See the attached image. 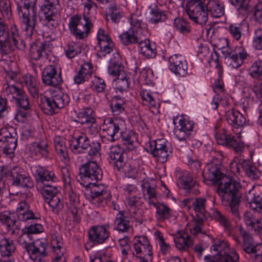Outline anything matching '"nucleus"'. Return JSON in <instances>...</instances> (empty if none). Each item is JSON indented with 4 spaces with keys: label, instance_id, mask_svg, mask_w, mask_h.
<instances>
[{
    "label": "nucleus",
    "instance_id": "obj_1",
    "mask_svg": "<svg viewBox=\"0 0 262 262\" xmlns=\"http://www.w3.org/2000/svg\"><path fill=\"white\" fill-rule=\"evenodd\" d=\"M203 176L205 181L212 184H217V192L225 206H229L231 212L238 216L239 197L237 192L241 188L239 182L225 175L220 171L218 165L209 164L204 169Z\"/></svg>",
    "mask_w": 262,
    "mask_h": 262
},
{
    "label": "nucleus",
    "instance_id": "obj_2",
    "mask_svg": "<svg viewBox=\"0 0 262 262\" xmlns=\"http://www.w3.org/2000/svg\"><path fill=\"white\" fill-rule=\"evenodd\" d=\"M189 17L201 26L208 21V15L219 18L224 14V7L219 1L215 0H191L186 7Z\"/></svg>",
    "mask_w": 262,
    "mask_h": 262
},
{
    "label": "nucleus",
    "instance_id": "obj_3",
    "mask_svg": "<svg viewBox=\"0 0 262 262\" xmlns=\"http://www.w3.org/2000/svg\"><path fill=\"white\" fill-rule=\"evenodd\" d=\"M19 15L22 17L23 29L27 37L33 33L37 13L35 9V0H15Z\"/></svg>",
    "mask_w": 262,
    "mask_h": 262
},
{
    "label": "nucleus",
    "instance_id": "obj_4",
    "mask_svg": "<svg viewBox=\"0 0 262 262\" xmlns=\"http://www.w3.org/2000/svg\"><path fill=\"white\" fill-rule=\"evenodd\" d=\"M182 204L188 209L192 208L196 213L198 218L194 219L188 225L190 232L196 234L201 232L202 222L205 217L206 200L204 198H188L183 200Z\"/></svg>",
    "mask_w": 262,
    "mask_h": 262
},
{
    "label": "nucleus",
    "instance_id": "obj_5",
    "mask_svg": "<svg viewBox=\"0 0 262 262\" xmlns=\"http://www.w3.org/2000/svg\"><path fill=\"white\" fill-rule=\"evenodd\" d=\"M85 187V198L92 204L97 206H104L110 199L111 195L107 187L102 184H96L95 181Z\"/></svg>",
    "mask_w": 262,
    "mask_h": 262
},
{
    "label": "nucleus",
    "instance_id": "obj_6",
    "mask_svg": "<svg viewBox=\"0 0 262 262\" xmlns=\"http://www.w3.org/2000/svg\"><path fill=\"white\" fill-rule=\"evenodd\" d=\"M95 157H87L88 161L79 168L77 180L82 186H88L91 182L100 180L102 178V170L95 161H92Z\"/></svg>",
    "mask_w": 262,
    "mask_h": 262
},
{
    "label": "nucleus",
    "instance_id": "obj_7",
    "mask_svg": "<svg viewBox=\"0 0 262 262\" xmlns=\"http://www.w3.org/2000/svg\"><path fill=\"white\" fill-rule=\"evenodd\" d=\"M69 28L71 33L76 38L86 37L93 27L92 20L88 17L75 15L70 18Z\"/></svg>",
    "mask_w": 262,
    "mask_h": 262
},
{
    "label": "nucleus",
    "instance_id": "obj_8",
    "mask_svg": "<svg viewBox=\"0 0 262 262\" xmlns=\"http://www.w3.org/2000/svg\"><path fill=\"white\" fill-rule=\"evenodd\" d=\"M72 144V149L75 150V152L84 154L88 151V157L91 158L99 155L100 143L95 141L91 144L88 137L84 133H81L75 137Z\"/></svg>",
    "mask_w": 262,
    "mask_h": 262
},
{
    "label": "nucleus",
    "instance_id": "obj_9",
    "mask_svg": "<svg viewBox=\"0 0 262 262\" xmlns=\"http://www.w3.org/2000/svg\"><path fill=\"white\" fill-rule=\"evenodd\" d=\"M41 101L45 108V113L51 115L66 105L69 99L67 94L58 91L53 92L51 97L44 96Z\"/></svg>",
    "mask_w": 262,
    "mask_h": 262
},
{
    "label": "nucleus",
    "instance_id": "obj_10",
    "mask_svg": "<svg viewBox=\"0 0 262 262\" xmlns=\"http://www.w3.org/2000/svg\"><path fill=\"white\" fill-rule=\"evenodd\" d=\"M131 251L134 256L140 259L139 262H147L151 259L152 248L146 236L135 237Z\"/></svg>",
    "mask_w": 262,
    "mask_h": 262
},
{
    "label": "nucleus",
    "instance_id": "obj_11",
    "mask_svg": "<svg viewBox=\"0 0 262 262\" xmlns=\"http://www.w3.org/2000/svg\"><path fill=\"white\" fill-rule=\"evenodd\" d=\"M7 27L0 19V37L6 34ZM15 25H12L10 32L8 35V38L4 40L0 39V48H5L6 51L14 50L16 48H20V44L23 43Z\"/></svg>",
    "mask_w": 262,
    "mask_h": 262
},
{
    "label": "nucleus",
    "instance_id": "obj_12",
    "mask_svg": "<svg viewBox=\"0 0 262 262\" xmlns=\"http://www.w3.org/2000/svg\"><path fill=\"white\" fill-rule=\"evenodd\" d=\"M214 137L218 144L232 147L237 153H241L244 149V145L239 139L236 140L235 137L227 133L224 129H220L219 125L214 127Z\"/></svg>",
    "mask_w": 262,
    "mask_h": 262
},
{
    "label": "nucleus",
    "instance_id": "obj_13",
    "mask_svg": "<svg viewBox=\"0 0 262 262\" xmlns=\"http://www.w3.org/2000/svg\"><path fill=\"white\" fill-rule=\"evenodd\" d=\"M211 250L217 252L219 262H236L239 256L233 248H230L228 244L224 241H216L211 247Z\"/></svg>",
    "mask_w": 262,
    "mask_h": 262
},
{
    "label": "nucleus",
    "instance_id": "obj_14",
    "mask_svg": "<svg viewBox=\"0 0 262 262\" xmlns=\"http://www.w3.org/2000/svg\"><path fill=\"white\" fill-rule=\"evenodd\" d=\"M124 126L125 122L121 118H107L104 120L101 127L103 132L108 136V139L114 141L121 137Z\"/></svg>",
    "mask_w": 262,
    "mask_h": 262
},
{
    "label": "nucleus",
    "instance_id": "obj_15",
    "mask_svg": "<svg viewBox=\"0 0 262 262\" xmlns=\"http://www.w3.org/2000/svg\"><path fill=\"white\" fill-rule=\"evenodd\" d=\"M17 146V138L15 133H11L7 128L0 130V148L10 158L14 156Z\"/></svg>",
    "mask_w": 262,
    "mask_h": 262
},
{
    "label": "nucleus",
    "instance_id": "obj_16",
    "mask_svg": "<svg viewBox=\"0 0 262 262\" xmlns=\"http://www.w3.org/2000/svg\"><path fill=\"white\" fill-rule=\"evenodd\" d=\"M31 169L37 182V187L40 191L45 187L52 186L46 182L57 181V178L53 172L47 170L40 165L34 166Z\"/></svg>",
    "mask_w": 262,
    "mask_h": 262
},
{
    "label": "nucleus",
    "instance_id": "obj_17",
    "mask_svg": "<svg viewBox=\"0 0 262 262\" xmlns=\"http://www.w3.org/2000/svg\"><path fill=\"white\" fill-rule=\"evenodd\" d=\"M58 192L57 188L53 186L45 187L40 191L46 202L49 204L52 210L55 213H58L62 209L63 204Z\"/></svg>",
    "mask_w": 262,
    "mask_h": 262
},
{
    "label": "nucleus",
    "instance_id": "obj_18",
    "mask_svg": "<svg viewBox=\"0 0 262 262\" xmlns=\"http://www.w3.org/2000/svg\"><path fill=\"white\" fill-rule=\"evenodd\" d=\"M48 243L45 238H40L31 243L27 252L33 262H43V258L47 255Z\"/></svg>",
    "mask_w": 262,
    "mask_h": 262
},
{
    "label": "nucleus",
    "instance_id": "obj_19",
    "mask_svg": "<svg viewBox=\"0 0 262 262\" xmlns=\"http://www.w3.org/2000/svg\"><path fill=\"white\" fill-rule=\"evenodd\" d=\"M5 173L6 177L12 181V184L14 186L28 187L32 185L30 177L19 167H14Z\"/></svg>",
    "mask_w": 262,
    "mask_h": 262
},
{
    "label": "nucleus",
    "instance_id": "obj_20",
    "mask_svg": "<svg viewBox=\"0 0 262 262\" xmlns=\"http://www.w3.org/2000/svg\"><path fill=\"white\" fill-rule=\"evenodd\" d=\"M140 23L137 24V28H130L127 31L121 34L119 37L120 41L125 46H128L134 43H138L142 39V36H145L147 34V31L139 28Z\"/></svg>",
    "mask_w": 262,
    "mask_h": 262
},
{
    "label": "nucleus",
    "instance_id": "obj_21",
    "mask_svg": "<svg viewBox=\"0 0 262 262\" xmlns=\"http://www.w3.org/2000/svg\"><path fill=\"white\" fill-rule=\"evenodd\" d=\"M149 150L157 160L161 163L167 161L169 151L162 140H157L150 142Z\"/></svg>",
    "mask_w": 262,
    "mask_h": 262
},
{
    "label": "nucleus",
    "instance_id": "obj_22",
    "mask_svg": "<svg viewBox=\"0 0 262 262\" xmlns=\"http://www.w3.org/2000/svg\"><path fill=\"white\" fill-rule=\"evenodd\" d=\"M98 45L99 48L97 55L100 57L110 54L114 48V45L108 34L100 29L97 34Z\"/></svg>",
    "mask_w": 262,
    "mask_h": 262
},
{
    "label": "nucleus",
    "instance_id": "obj_23",
    "mask_svg": "<svg viewBox=\"0 0 262 262\" xmlns=\"http://www.w3.org/2000/svg\"><path fill=\"white\" fill-rule=\"evenodd\" d=\"M179 126L174 130V134L180 141H186L193 134L194 123L186 118L181 117L179 121Z\"/></svg>",
    "mask_w": 262,
    "mask_h": 262
},
{
    "label": "nucleus",
    "instance_id": "obj_24",
    "mask_svg": "<svg viewBox=\"0 0 262 262\" xmlns=\"http://www.w3.org/2000/svg\"><path fill=\"white\" fill-rule=\"evenodd\" d=\"M42 81L47 85L56 86L60 84L62 78L57 72V67L54 65L46 66L42 71Z\"/></svg>",
    "mask_w": 262,
    "mask_h": 262
},
{
    "label": "nucleus",
    "instance_id": "obj_25",
    "mask_svg": "<svg viewBox=\"0 0 262 262\" xmlns=\"http://www.w3.org/2000/svg\"><path fill=\"white\" fill-rule=\"evenodd\" d=\"M51 245L55 255L52 262H66L64 255L66 250L63 246L62 238L58 233L51 235Z\"/></svg>",
    "mask_w": 262,
    "mask_h": 262
},
{
    "label": "nucleus",
    "instance_id": "obj_26",
    "mask_svg": "<svg viewBox=\"0 0 262 262\" xmlns=\"http://www.w3.org/2000/svg\"><path fill=\"white\" fill-rule=\"evenodd\" d=\"M169 69L176 75L184 76L187 73V64L181 56L173 55L168 59Z\"/></svg>",
    "mask_w": 262,
    "mask_h": 262
},
{
    "label": "nucleus",
    "instance_id": "obj_27",
    "mask_svg": "<svg viewBox=\"0 0 262 262\" xmlns=\"http://www.w3.org/2000/svg\"><path fill=\"white\" fill-rule=\"evenodd\" d=\"M15 211L18 220L23 222L37 219L34 212L30 209V206L26 201L20 202Z\"/></svg>",
    "mask_w": 262,
    "mask_h": 262
},
{
    "label": "nucleus",
    "instance_id": "obj_28",
    "mask_svg": "<svg viewBox=\"0 0 262 262\" xmlns=\"http://www.w3.org/2000/svg\"><path fill=\"white\" fill-rule=\"evenodd\" d=\"M54 146L55 151L59 157L61 161L65 164H68L70 161V158L65 139L60 136H56L54 139Z\"/></svg>",
    "mask_w": 262,
    "mask_h": 262
},
{
    "label": "nucleus",
    "instance_id": "obj_29",
    "mask_svg": "<svg viewBox=\"0 0 262 262\" xmlns=\"http://www.w3.org/2000/svg\"><path fill=\"white\" fill-rule=\"evenodd\" d=\"M109 233L103 226L93 227L89 231L91 241L99 244L103 243L108 237Z\"/></svg>",
    "mask_w": 262,
    "mask_h": 262
},
{
    "label": "nucleus",
    "instance_id": "obj_30",
    "mask_svg": "<svg viewBox=\"0 0 262 262\" xmlns=\"http://www.w3.org/2000/svg\"><path fill=\"white\" fill-rule=\"evenodd\" d=\"M123 149L119 145L112 146L110 148L109 156L111 162L118 170H121L124 166Z\"/></svg>",
    "mask_w": 262,
    "mask_h": 262
},
{
    "label": "nucleus",
    "instance_id": "obj_31",
    "mask_svg": "<svg viewBox=\"0 0 262 262\" xmlns=\"http://www.w3.org/2000/svg\"><path fill=\"white\" fill-rule=\"evenodd\" d=\"M249 56L247 51L244 49H238L235 53L226 56L229 65L233 68L239 67Z\"/></svg>",
    "mask_w": 262,
    "mask_h": 262
},
{
    "label": "nucleus",
    "instance_id": "obj_32",
    "mask_svg": "<svg viewBox=\"0 0 262 262\" xmlns=\"http://www.w3.org/2000/svg\"><path fill=\"white\" fill-rule=\"evenodd\" d=\"M0 222L4 226L8 231L14 232V229H17L16 217L14 212L6 210L0 212Z\"/></svg>",
    "mask_w": 262,
    "mask_h": 262
},
{
    "label": "nucleus",
    "instance_id": "obj_33",
    "mask_svg": "<svg viewBox=\"0 0 262 262\" xmlns=\"http://www.w3.org/2000/svg\"><path fill=\"white\" fill-rule=\"evenodd\" d=\"M226 118L228 123L234 128L241 127L246 122L245 117L238 111L234 110L228 111Z\"/></svg>",
    "mask_w": 262,
    "mask_h": 262
},
{
    "label": "nucleus",
    "instance_id": "obj_34",
    "mask_svg": "<svg viewBox=\"0 0 262 262\" xmlns=\"http://www.w3.org/2000/svg\"><path fill=\"white\" fill-rule=\"evenodd\" d=\"M180 183L182 187L187 192L193 191V193L195 194L199 193V190L195 189V187L198 186L197 183L192 179L188 172H182L180 177Z\"/></svg>",
    "mask_w": 262,
    "mask_h": 262
},
{
    "label": "nucleus",
    "instance_id": "obj_35",
    "mask_svg": "<svg viewBox=\"0 0 262 262\" xmlns=\"http://www.w3.org/2000/svg\"><path fill=\"white\" fill-rule=\"evenodd\" d=\"M45 17L42 23L45 26L50 29L56 28L60 21V13L59 10L43 12Z\"/></svg>",
    "mask_w": 262,
    "mask_h": 262
},
{
    "label": "nucleus",
    "instance_id": "obj_36",
    "mask_svg": "<svg viewBox=\"0 0 262 262\" xmlns=\"http://www.w3.org/2000/svg\"><path fill=\"white\" fill-rule=\"evenodd\" d=\"M240 234L242 236L244 241V249L246 252L251 253L254 249H257L259 251H262V245L258 244L255 245L252 237L250 234L239 228Z\"/></svg>",
    "mask_w": 262,
    "mask_h": 262
},
{
    "label": "nucleus",
    "instance_id": "obj_37",
    "mask_svg": "<svg viewBox=\"0 0 262 262\" xmlns=\"http://www.w3.org/2000/svg\"><path fill=\"white\" fill-rule=\"evenodd\" d=\"M145 36H142L140 41H139V52L147 58L155 57L156 55V48L154 45H151L149 40L145 38Z\"/></svg>",
    "mask_w": 262,
    "mask_h": 262
},
{
    "label": "nucleus",
    "instance_id": "obj_38",
    "mask_svg": "<svg viewBox=\"0 0 262 262\" xmlns=\"http://www.w3.org/2000/svg\"><path fill=\"white\" fill-rule=\"evenodd\" d=\"M177 248L181 251H186L193 244V241L187 233L180 232L174 238Z\"/></svg>",
    "mask_w": 262,
    "mask_h": 262
},
{
    "label": "nucleus",
    "instance_id": "obj_39",
    "mask_svg": "<svg viewBox=\"0 0 262 262\" xmlns=\"http://www.w3.org/2000/svg\"><path fill=\"white\" fill-rule=\"evenodd\" d=\"M167 18V14L157 7L150 8L147 16L148 21L152 24L164 21Z\"/></svg>",
    "mask_w": 262,
    "mask_h": 262
},
{
    "label": "nucleus",
    "instance_id": "obj_40",
    "mask_svg": "<svg viewBox=\"0 0 262 262\" xmlns=\"http://www.w3.org/2000/svg\"><path fill=\"white\" fill-rule=\"evenodd\" d=\"M120 55L118 53L114 54V60L111 59L108 69V73L114 76L120 77L124 74L123 67L119 62Z\"/></svg>",
    "mask_w": 262,
    "mask_h": 262
},
{
    "label": "nucleus",
    "instance_id": "obj_41",
    "mask_svg": "<svg viewBox=\"0 0 262 262\" xmlns=\"http://www.w3.org/2000/svg\"><path fill=\"white\" fill-rule=\"evenodd\" d=\"M69 210L73 215V220L74 221H78L77 215L79 211L78 209V207L79 205L78 196L74 192L72 189H70L69 192Z\"/></svg>",
    "mask_w": 262,
    "mask_h": 262
},
{
    "label": "nucleus",
    "instance_id": "obj_42",
    "mask_svg": "<svg viewBox=\"0 0 262 262\" xmlns=\"http://www.w3.org/2000/svg\"><path fill=\"white\" fill-rule=\"evenodd\" d=\"M23 81L28 90L34 98L38 97V84L35 77L30 74L25 75L23 77Z\"/></svg>",
    "mask_w": 262,
    "mask_h": 262
},
{
    "label": "nucleus",
    "instance_id": "obj_43",
    "mask_svg": "<svg viewBox=\"0 0 262 262\" xmlns=\"http://www.w3.org/2000/svg\"><path fill=\"white\" fill-rule=\"evenodd\" d=\"M142 188L145 199L149 204L156 206L157 199L155 185H150L147 182H144L142 184Z\"/></svg>",
    "mask_w": 262,
    "mask_h": 262
},
{
    "label": "nucleus",
    "instance_id": "obj_44",
    "mask_svg": "<svg viewBox=\"0 0 262 262\" xmlns=\"http://www.w3.org/2000/svg\"><path fill=\"white\" fill-rule=\"evenodd\" d=\"M77 121L81 124H93L95 123L93 110L90 107L83 109L77 114Z\"/></svg>",
    "mask_w": 262,
    "mask_h": 262
},
{
    "label": "nucleus",
    "instance_id": "obj_45",
    "mask_svg": "<svg viewBox=\"0 0 262 262\" xmlns=\"http://www.w3.org/2000/svg\"><path fill=\"white\" fill-rule=\"evenodd\" d=\"M116 228L119 231L122 232H128L132 230V228L128 220L122 212H119L116 217Z\"/></svg>",
    "mask_w": 262,
    "mask_h": 262
},
{
    "label": "nucleus",
    "instance_id": "obj_46",
    "mask_svg": "<svg viewBox=\"0 0 262 262\" xmlns=\"http://www.w3.org/2000/svg\"><path fill=\"white\" fill-rule=\"evenodd\" d=\"M140 96L143 104L148 106L150 108L158 110L160 107V103L154 98L149 91L142 89L140 92Z\"/></svg>",
    "mask_w": 262,
    "mask_h": 262
},
{
    "label": "nucleus",
    "instance_id": "obj_47",
    "mask_svg": "<svg viewBox=\"0 0 262 262\" xmlns=\"http://www.w3.org/2000/svg\"><path fill=\"white\" fill-rule=\"evenodd\" d=\"M48 145L45 139L33 143L30 147V150L35 155H40L46 157L48 154Z\"/></svg>",
    "mask_w": 262,
    "mask_h": 262
},
{
    "label": "nucleus",
    "instance_id": "obj_48",
    "mask_svg": "<svg viewBox=\"0 0 262 262\" xmlns=\"http://www.w3.org/2000/svg\"><path fill=\"white\" fill-rule=\"evenodd\" d=\"M246 197L252 209L257 211L262 210V198L259 195H255L252 190H250Z\"/></svg>",
    "mask_w": 262,
    "mask_h": 262
},
{
    "label": "nucleus",
    "instance_id": "obj_49",
    "mask_svg": "<svg viewBox=\"0 0 262 262\" xmlns=\"http://www.w3.org/2000/svg\"><path fill=\"white\" fill-rule=\"evenodd\" d=\"M45 45L43 42L37 41L33 43L30 49V57L31 59L37 60L42 55V52L44 51Z\"/></svg>",
    "mask_w": 262,
    "mask_h": 262
},
{
    "label": "nucleus",
    "instance_id": "obj_50",
    "mask_svg": "<svg viewBox=\"0 0 262 262\" xmlns=\"http://www.w3.org/2000/svg\"><path fill=\"white\" fill-rule=\"evenodd\" d=\"M121 138L123 145L129 150H134L137 144V137L134 133L129 134H122Z\"/></svg>",
    "mask_w": 262,
    "mask_h": 262
},
{
    "label": "nucleus",
    "instance_id": "obj_51",
    "mask_svg": "<svg viewBox=\"0 0 262 262\" xmlns=\"http://www.w3.org/2000/svg\"><path fill=\"white\" fill-rule=\"evenodd\" d=\"M108 11L110 13L112 20L114 23H118L124 16L122 8L115 4L110 6Z\"/></svg>",
    "mask_w": 262,
    "mask_h": 262
},
{
    "label": "nucleus",
    "instance_id": "obj_52",
    "mask_svg": "<svg viewBox=\"0 0 262 262\" xmlns=\"http://www.w3.org/2000/svg\"><path fill=\"white\" fill-rule=\"evenodd\" d=\"M84 11L83 17L91 19L94 16L97 9V5L92 0H86L83 3Z\"/></svg>",
    "mask_w": 262,
    "mask_h": 262
},
{
    "label": "nucleus",
    "instance_id": "obj_53",
    "mask_svg": "<svg viewBox=\"0 0 262 262\" xmlns=\"http://www.w3.org/2000/svg\"><path fill=\"white\" fill-rule=\"evenodd\" d=\"M173 26L176 29L182 34H186L190 32V27L188 21L183 18L178 17L174 19Z\"/></svg>",
    "mask_w": 262,
    "mask_h": 262
},
{
    "label": "nucleus",
    "instance_id": "obj_54",
    "mask_svg": "<svg viewBox=\"0 0 262 262\" xmlns=\"http://www.w3.org/2000/svg\"><path fill=\"white\" fill-rule=\"evenodd\" d=\"M4 95L12 100L16 98L20 93H22V90L14 84H7L4 90Z\"/></svg>",
    "mask_w": 262,
    "mask_h": 262
},
{
    "label": "nucleus",
    "instance_id": "obj_55",
    "mask_svg": "<svg viewBox=\"0 0 262 262\" xmlns=\"http://www.w3.org/2000/svg\"><path fill=\"white\" fill-rule=\"evenodd\" d=\"M229 1L231 5L242 12H248L252 8L251 4L249 0H229Z\"/></svg>",
    "mask_w": 262,
    "mask_h": 262
},
{
    "label": "nucleus",
    "instance_id": "obj_56",
    "mask_svg": "<svg viewBox=\"0 0 262 262\" xmlns=\"http://www.w3.org/2000/svg\"><path fill=\"white\" fill-rule=\"evenodd\" d=\"M66 56L68 58H72L80 53L81 49L75 42H70L64 48Z\"/></svg>",
    "mask_w": 262,
    "mask_h": 262
},
{
    "label": "nucleus",
    "instance_id": "obj_57",
    "mask_svg": "<svg viewBox=\"0 0 262 262\" xmlns=\"http://www.w3.org/2000/svg\"><path fill=\"white\" fill-rule=\"evenodd\" d=\"M157 218L164 220L168 219L171 215V210L166 205L160 204L156 206Z\"/></svg>",
    "mask_w": 262,
    "mask_h": 262
},
{
    "label": "nucleus",
    "instance_id": "obj_58",
    "mask_svg": "<svg viewBox=\"0 0 262 262\" xmlns=\"http://www.w3.org/2000/svg\"><path fill=\"white\" fill-rule=\"evenodd\" d=\"M0 12L5 19H9L11 17V9L9 0H0Z\"/></svg>",
    "mask_w": 262,
    "mask_h": 262
},
{
    "label": "nucleus",
    "instance_id": "obj_59",
    "mask_svg": "<svg viewBox=\"0 0 262 262\" xmlns=\"http://www.w3.org/2000/svg\"><path fill=\"white\" fill-rule=\"evenodd\" d=\"M242 168L248 177L255 179L256 177V168L249 161L244 160L242 163Z\"/></svg>",
    "mask_w": 262,
    "mask_h": 262
},
{
    "label": "nucleus",
    "instance_id": "obj_60",
    "mask_svg": "<svg viewBox=\"0 0 262 262\" xmlns=\"http://www.w3.org/2000/svg\"><path fill=\"white\" fill-rule=\"evenodd\" d=\"M43 12H48L59 10V5L58 0H44V3L41 6Z\"/></svg>",
    "mask_w": 262,
    "mask_h": 262
},
{
    "label": "nucleus",
    "instance_id": "obj_61",
    "mask_svg": "<svg viewBox=\"0 0 262 262\" xmlns=\"http://www.w3.org/2000/svg\"><path fill=\"white\" fill-rule=\"evenodd\" d=\"M92 88L97 92H102L105 88L104 81L99 77L95 76L92 80Z\"/></svg>",
    "mask_w": 262,
    "mask_h": 262
},
{
    "label": "nucleus",
    "instance_id": "obj_62",
    "mask_svg": "<svg viewBox=\"0 0 262 262\" xmlns=\"http://www.w3.org/2000/svg\"><path fill=\"white\" fill-rule=\"evenodd\" d=\"M16 103L18 106L22 107L24 110H28L29 108V102L27 96L22 90V93H20L18 96L15 99Z\"/></svg>",
    "mask_w": 262,
    "mask_h": 262
},
{
    "label": "nucleus",
    "instance_id": "obj_63",
    "mask_svg": "<svg viewBox=\"0 0 262 262\" xmlns=\"http://www.w3.org/2000/svg\"><path fill=\"white\" fill-rule=\"evenodd\" d=\"M248 73L250 76L255 78H258L262 75V66L260 62H254L248 70Z\"/></svg>",
    "mask_w": 262,
    "mask_h": 262
},
{
    "label": "nucleus",
    "instance_id": "obj_64",
    "mask_svg": "<svg viewBox=\"0 0 262 262\" xmlns=\"http://www.w3.org/2000/svg\"><path fill=\"white\" fill-rule=\"evenodd\" d=\"M253 46L257 50H262V29L255 30L253 39Z\"/></svg>",
    "mask_w": 262,
    "mask_h": 262
}]
</instances>
